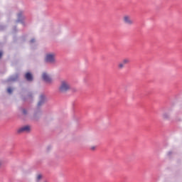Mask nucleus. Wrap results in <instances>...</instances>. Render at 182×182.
Instances as JSON below:
<instances>
[{
    "label": "nucleus",
    "mask_w": 182,
    "mask_h": 182,
    "mask_svg": "<svg viewBox=\"0 0 182 182\" xmlns=\"http://www.w3.org/2000/svg\"><path fill=\"white\" fill-rule=\"evenodd\" d=\"M42 178H43V175H42L41 173H38L36 176V181L41 182V181H42Z\"/></svg>",
    "instance_id": "nucleus-11"
},
{
    "label": "nucleus",
    "mask_w": 182,
    "mask_h": 182,
    "mask_svg": "<svg viewBox=\"0 0 182 182\" xmlns=\"http://www.w3.org/2000/svg\"><path fill=\"white\" fill-rule=\"evenodd\" d=\"M22 113L26 117H30L31 120H35L36 122L39 119V118L41 117V114H42V112L41 111H37L32 117H31L29 112L26 109H22Z\"/></svg>",
    "instance_id": "nucleus-3"
},
{
    "label": "nucleus",
    "mask_w": 182,
    "mask_h": 182,
    "mask_svg": "<svg viewBox=\"0 0 182 182\" xmlns=\"http://www.w3.org/2000/svg\"><path fill=\"white\" fill-rule=\"evenodd\" d=\"M91 150H96V146H91Z\"/></svg>",
    "instance_id": "nucleus-16"
},
{
    "label": "nucleus",
    "mask_w": 182,
    "mask_h": 182,
    "mask_svg": "<svg viewBox=\"0 0 182 182\" xmlns=\"http://www.w3.org/2000/svg\"><path fill=\"white\" fill-rule=\"evenodd\" d=\"M2 57V52H0V58Z\"/></svg>",
    "instance_id": "nucleus-19"
},
{
    "label": "nucleus",
    "mask_w": 182,
    "mask_h": 182,
    "mask_svg": "<svg viewBox=\"0 0 182 182\" xmlns=\"http://www.w3.org/2000/svg\"><path fill=\"white\" fill-rule=\"evenodd\" d=\"M72 89V85L68 80H61L58 86L60 93H68Z\"/></svg>",
    "instance_id": "nucleus-1"
},
{
    "label": "nucleus",
    "mask_w": 182,
    "mask_h": 182,
    "mask_svg": "<svg viewBox=\"0 0 182 182\" xmlns=\"http://www.w3.org/2000/svg\"><path fill=\"white\" fill-rule=\"evenodd\" d=\"M122 63H124V65H127V63H130V60H129L128 58H124V59L122 60Z\"/></svg>",
    "instance_id": "nucleus-13"
},
{
    "label": "nucleus",
    "mask_w": 182,
    "mask_h": 182,
    "mask_svg": "<svg viewBox=\"0 0 182 182\" xmlns=\"http://www.w3.org/2000/svg\"><path fill=\"white\" fill-rule=\"evenodd\" d=\"M31 129L32 127L30 125H25L18 128L17 129V133L18 134H21L22 133H30Z\"/></svg>",
    "instance_id": "nucleus-5"
},
{
    "label": "nucleus",
    "mask_w": 182,
    "mask_h": 182,
    "mask_svg": "<svg viewBox=\"0 0 182 182\" xmlns=\"http://www.w3.org/2000/svg\"><path fill=\"white\" fill-rule=\"evenodd\" d=\"M33 42H35V38H32V39L31 40V43H33Z\"/></svg>",
    "instance_id": "nucleus-17"
},
{
    "label": "nucleus",
    "mask_w": 182,
    "mask_h": 182,
    "mask_svg": "<svg viewBox=\"0 0 182 182\" xmlns=\"http://www.w3.org/2000/svg\"><path fill=\"white\" fill-rule=\"evenodd\" d=\"M2 166V160L0 159V167Z\"/></svg>",
    "instance_id": "nucleus-18"
},
{
    "label": "nucleus",
    "mask_w": 182,
    "mask_h": 182,
    "mask_svg": "<svg viewBox=\"0 0 182 182\" xmlns=\"http://www.w3.org/2000/svg\"><path fill=\"white\" fill-rule=\"evenodd\" d=\"M25 14L24 11L20 10L17 13V20L16 22H19L21 25H25V19L26 17L23 15Z\"/></svg>",
    "instance_id": "nucleus-4"
},
{
    "label": "nucleus",
    "mask_w": 182,
    "mask_h": 182,
    "mask_svg": "<svg viewBox=\"0 0 182 182\" xmlns=\"http://www.w3.org/2000/svg\"><path fill=\"white\" fill-rule=\"evenodd\" d=\"M46 96L43 94H41L39 96V100L38 102V106L40 107V106H43V105H45V102H46Z\"/></svg>",
    "instance_id": "nucleus-7"
},
{
    "label": "nucleus",
    "mask_w": 182,
    "mask_h": 182,
    "mask_svg": "<svg viewBox=\"0 0 182 182\" xmlns=\"http://www.w3.org/2000/svg\"><path fill=\"white\" fill-rule=\"evenodd\" d=\"M162 117L164 120H168V119H170V113L169 112H164L162 114Z\"/></svg>",
    "instance_id": "nucleus-12"
},
{
    "label": "nucleus",
    "mask_w": 182,
    "mask_h": 182,
    "mask_svg": "<svg viewBox=\"0 0 182 182\" xmlns=\"http://www.w3.org/2000/svg\"><path fill=\"white\" fill-rule=\"evenodd\" d=\"M44 62L48 65H56V54L53 52L46 53Z\"/></svg>",
    "instance_id": "nucleus-2"
},
{
    "label": "nucleus",
    "mask_w": 182,
    "mask_h": 182,
    "mask_svg": "<svg viewBox=\"0 0 182 182\" xmlns=\"http://www.w3.org/2000/svg\"><path fill=\"white\" fill-rule=\"evenodd\" d=\"M118 68L119 69H123V68H124V63L122 62L118 65Z\"/></svg>",
    "instance_id": "nucleus-14"
},
{
    "label": "nucleus",
    "mask_w": 182,
    "mask_h": 182,
    "mask_svg": "<svg viewBox=\"0 0 182 182\" xmlns=\"http://www.w3.org/2000/svg\"><path fill=\"white\" fill-rule=\"evenodd\" d=\"M28 97H32V95H28Z\"/></svg>",
    "instance_id": "nucleus-20"
},
{
    "label": "nucleus",
    "mask_w": 182,
    "mask_h": 182,
    "mask_svg": "<svg viewBox=\"0 0 182 182\" xmlns=\"http://www.w3.org/2000/svg\"><path fill=\"white\" fill-rule=\"evenodd\" d=\"M123 22L125 23V25H129V26H132V25L134 23V21L129 15H125L123 16Z\"/></svg>",
    "instance_id": "nucleus-6"
},
{
    "label": "nucleus",
    "mask_w": 182,
    "mask_h": 182,
    "mask_svg": "<svg viewBox=\"0 0 182 182\" xmlns=\"http://www.w3.org/2000/svg\"><path fill=\"white\" fill-rule=\"evenodd\" d=\"M7 92H8V93H9V95H11V93H12V92H13L12 88L9 87V88L7 89Z\"/></svg>",
    "instance_id": "nucleus-15"
},
{
    "label": "nucleus",
    "mask_w": 182,
    "mask_h": 182,
    "mask_svg": "<svg viewBox=\"0 0 182 182\" xmlns=\"http://www.w3.org/2000/svg\"><path fill=\"white\" fill-rule=\"evenodd\" d=\"M25 77L28 82H32V80H33V77H32V74H31L30 73H27L25 75Z\"/></svg>",
    "instance_id": "nucleus-10"
},
{
    "label": "nucleus",
    "mask_w": 182,
    "mask_h": 182,
    "mask_svg": "<svg viewBox=\"0 0 182 182\" xmlns=\"http://www.w3.org/2000/svg\"><path fill=\"white\" fill-rule=\"evenodd\" d=\"M18 80V75H14L11 76L8 80L7 82H16Z\"/></svg>",
    "instance_id": "nucleus-9"
},
{
    "label": "nucleus",
    "mask_w": 182,
    "mask_h": 182,
    "mask_svg": "<svg viewBox=\"0 0 182 182\" xmlns=\"http://www.w3.org/2000/svg\"><path fill=\"white\" fill-rule=\"evenodd\" d=\"M42 79L46 82V83H52L53 82L52 78L50 77L49 75L46 73H43Z\"/></svg>",
    "instance_id": "nucleus-8"
}]
</instances>
